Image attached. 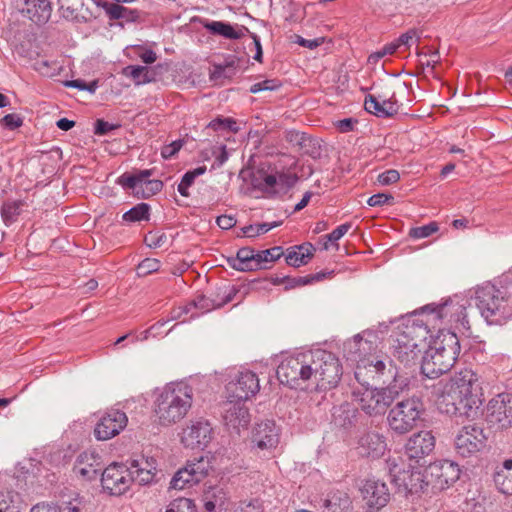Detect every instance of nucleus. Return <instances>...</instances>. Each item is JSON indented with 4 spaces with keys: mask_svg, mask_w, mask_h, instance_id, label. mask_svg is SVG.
Listing matches in <instances>:
<instances>
[{
    "mask_svg": "<svg viewBox=\"0 0 512 512\" xmlns=\"http://www.w3.org/2000/svg\"><path fill=\"white\" fill-rule=\"evenodd\" d=\"M277 181L279 192H281L292 187L296 183L297 177L290 173H277Z\"/></svg>",
    "mask_w": 512,
    "mask_h": 512,
    "instance_id": "nucleus-63",
    "label": "nucleus"
},
{
    "mask_svg": "<svg viewBox=\"0 0 512 512\" xmlns=\"http://www.w3.org/2000/svg\"><path fill=\"white\" fill-rule=\"evenodd\" d=\"M131 472L135 482L147 485L154 481L157 471L156 460L153 457L140 456L130 461Z\"/></svg>",
    "mask_w": 512,
    "mask_h": 512,
    "instance_id": "nucleus-28",
    "label": "nucleus"
},
{
    "mask_svg": "<svg viewBox=\"0 0 512 512\" xmlns=\"http://www.w3.org/2000/svg\"><path fill=\"white\" fill-rule=\"evenodd\" d=\"M0 124L9 130H15L23 125V118L15 113L7 114L0 119Z\"/></svg>",
    "mask_w": 512,
    "mask_h": 512,
    "instance_id": "nucleus-61",
    "label": "nucleus"
},
{
    "mask_svg": "<svg viewBox=\"0 0 512 512\" xmlns=\"http://www.w3.org/2000/svg\"><path fill=\"white\" fill-rule=\"evenodd\" d=\"M400 179V174L395 169L387 170L378 175L377 181L379 184L386 186L391 185L398 182Z\"/></svg>",
    "mask_w": 512,
    "mask_h": 512,
    "instance_id": "nucleus-62",
    "label": "nucleus"
},
{
    "mask_svg": "<svg viewBox=\"0 0 512 512\" xmlns=\"http://www.w3.org/2000/svg\"><path fill=\"white\" fill-rule=\"evenodd\" d=\"M362 494L366 504L375 509L384 507L390 499V492L386 483L376 479L365 481Z\"/></svg>",
    "mask_w": 512,
    "mask_h": 512,
    "instance_id": "nucleus-25",
    "label": "nucleus"
},
{
    "mask_svg": "<svg viewBox=\"0 0 512 512\" xmlns=\"http://www.w3.org/2000/svg\"><path fill=\"white\" fill-rule=\"evenodd\" d=\"M234 58L227 61L224 65H214L213 70L210 73V79L217 82L220 79H230L233 77V73H226V70H232Z\"/></svg>",
    "mask_w": 512,
    "mask_h": 512,
    "instance_id": "nucleus-52",
    "label": "nucleus"
},
{
    "mask_svg": "<svg viewBox=\"0 0 512 512\" xmlns=\"http://www.w3.org/2000/svg\"><path fill=\"white\" fill-rule=\"evenodd\" d=\"M259 389L260 385L257 375L251 371H243L227 384V398L244 403L254 396Z\"/></svg>",
    "mask_w": 512,
    "mask_h": 512,
    "instance_id": "nucleus-17",
    "label": "nucleus"
},
{
    "mask_svg": "<svg viewBox=\"0 0 512 512\" xmlns=\"http://www.w3.org/2000/svg\"><path fill=\"white\" fill-rule=\"evenodd\" d=\"M466 308L452 300H447L441 304H428L416 310L420 318L424 319V323L430 330L439 329L452 331L451 329L469 330V321L467 320Z\"/></svg>",
    "mask_w": 512,
    "mask_h": 512,
    "instance_id": "nucleus-7",
    "label": "nucleus"
},
{
    "mask_svg": "<svg viewBox=\"0 0 512 512\" xmlns=\"http://www.w3.org/2000/svg\"><path fill=\"white\" fill-rule=\"evenodd\" d=\"M233 512H262V508L257 500H250L240 502Z\"/></svg>",
    "mask_w": 512,
    "mask_h": 512,
    "instance_id": "nucleus-64",
    "label": "nucleus"
},
{
    "mask_svg": "<svg viewBox=\"0 0 512 512\" xmlns=\"http://www.w3.org/2000/svg\"><path fill=\"white\" fill-rule=\"evenodd\" d=\"M395 51L396 44H392V42H390L380 50L371 53L368 57V63L371 65H376L380 61V59L387 55H392Z\"/></svg>",
    "mask_w": 512,
    "mask_h": 512,
    "instance_id": "nucleus-57",
    "label": "nucleus"
},
{
    "mask_svg": "<svg viewBox=\"0 0 512 512\" xmlns=\"http://www.w3.org/2000/svg\"><path fill=\"white\" fill-rule=\"evenodd\" d=\"M210 460L201 456L198 459L189 461L185 467L179 469L170 482V488L182 490L187 486L202 481L211 470Z\"/></svg>",
    "mask_w": 512,
    "mask_h": 512,
    "instance_id": "nucleus-13",
    "label": "nucleus"
},
{
    "mask_svg": "<svg viewBox=\"0 0 512 512\" xmlns=\"http://www.w3.org/2000/svg\"><path fill=\"white\" fill-rule=\"evenodd\" d=\"M191 25L193 30H200L202 28L207 29L208 32H237L236 28L223 21H210L208 19L193 17L191 19ZM238 32H242L239 30Z\"/></svg>",
    "mask_w": 512,
    "mask_h": 512,
    "instance_id": "nucleus-38",
    "label": "nucleus"
},
{
    "mask_svg": "<svg viewBox=\"0 0 512 512\" xmlns=\"http://www.w3.org/2000/svg\"><path fill=\"white\" fill-rule=\"evenodd\" d=\"M229 301H231V297L229 296L222 302H216L214 299L204 295H198L189 305L185 307V312L188 313L192 308H196L204 313L215 308H220Z\"/></svg>",
    "mask_w": 512,
    "mask_h": 512,
    "instance_id": "nucleus-41",
    "label": "nucleus"
},
{
    "mask_svg": "<svg viewBox=\"0 0 512 512\" xmlns=\"http://www.w3.org/2000/svg\"><path fill=\"white\" fill-rule=\"evenodd\" d=\"M423 356L421 371L428 378H437L448 372L460 353L459 339L454 331L439 329Z\"/></svg>",
    "mask_w": 512,
    "mask_h": 512,
    "instance_id": "nucleus-4",
    "label": "nucleus"
},
{
    "mask_svg": "<svg viewBox=\"0 0 512 512\" xmlns=\"http://www.w3.org/2000/svg\"><path fill=\"white\" fill-rule=\"evenodd\" d=\"M133 482L131 468L124 464L112 463L102 472V486L111 495L124 494Z\"/></svg>",
    "mask_w": 512,
    "mask_h": 512,
    "instance_id": "nucleus-14",
    "label": "nucleus"
},
{
    "mask_svg": "<svg viewBox=\"0 0 512 512\" xmlns=\"http://www.w3.org/2000/svg\"><path fill=\"white\" fill-rule=\"evenodd\" d=\"M37 69L46 77H54L62 70V65L58 62H52L50 64L48 61H41L38 63Z\"/></svg>",
    "mask_w": 512,
    "mask_h": 512,
    "instance_id": "nucleus-58",
    "label": "nucleus"
},
{
    "mask_svg": "<svg viewBox=\"0 0 512 512\" xmlns=\"http://www.w3.org/2000/svg\"><path fill=\"white\" fill-rule=\"evenodd\" d=\"M281 221H274L271 223H260L255 225H248L242 228L243 234L246 237H256L261 234H265L271 229L281 225Z\"/></svg>",
    "mask_w": 512,
    "mask_h": 512,
    "instance_id": "nucleus-47",
    "label": "nucleus"
},
{
    "mask_svg": "<svg viewBox=\"0 0 512 512\" xmlns=\"http://www.w3.org/2000/svg\"><path fill=\"white\" fill-rule=\"evenodd\" d=\"M193 402V389L184 382L170 383L155 400L154 416L161 426H171L182 420Z\"/></svg>",
    "mask_w": 512,
    "mask_h": 512,
    "instance_id": "nucleus-5",
    "label": "nucleus"
},
{
    "mask_svg": "<svg viewBox=\"0 0 512 512\" xmlns=\"http://www.w3.org/2000/svg\"><path fill=\"white\" fill-rule=\"evenodd\" d=\"M0 512H19L18 507L14 504L12 493H0Z\"/></svg>",
    "mask_w": 512,
    "mask_h": 512,
    "instance_id": "nucleus-60",
    "label": "nucleus"
},
{
    "mask_svg": "<svg viewBox=\"0 0 512 512\" xmlns=\"http://www.w3.org/2000/svg\"><path fill=\"white\" fill-rule=\"evenodd\" d=\"M428 472L434 478V484L444 489L456 482L460 477V469L457 464L450 460H444L429 466Z\"/></svg>",
    "mask_w": 512,
    "mask_h": 512,
    "instance_id": "nucleus-26",
    "label": "nucleus"
},
{
    "mask_svg": "<svg viewBox=\"0 0 512 512\" xmlns=\"http://www.w3.org/2000/svg\"><path fill=\"white\" fill-rule=\"evenodd\" d=\"M123 74L132 78L136 85L148 83L151 81L149 70L144 66H127L123 69Z\"/></svg>",
    "mask_w": 512,
    "mask_h": 512,
    "instance_id": "nucleus-44",
    "label": "nucleus"
},
{
    "mask_svg": "<svg viewBox=\"0 0 512 512\" xmlns=\"http://www.w3.org/2000/svg\"><path fill=\"white\" fill-rule=\"evenodd\" d=\"M208 127L213 130H222V131L227 130V131H231V132L238 131L237 122L231 118L215 119L209 123Z\"/></svg>",
    "mask_w": 512,
    "mask_h": 512,
    "instance_id": "nucleus-54",
    "label": "nucleus"
},
{
    "mask_svg": "<svg viewBox=\"0 0 512 512\" xmlns=\"http://www.w3.org/2000/svg\"><path fill=\"white\" fill-rule=\"evenodd\" d=\"M149 205L146 203H140L125 212L122 216L126 222H137L141 220H147L149 217Z\"/></svg>",
    "mask_w": 512,
    "mask_h": 512,
    "instance_id": "nucleus-45",
    "label": "nucleus"
},
{
    "mask_svg": "<svg viewBox=\"0 0 512 512\" xmlns=\"http://www.w3.org/2000/svg\"><path fill=\"white\" fill-rule=\"evenodd\" d=\"M206 166H199L193 170H190V171H187L180 183L178 184V187H177V190L178 192L184 196V197H188L190 194H189V187H191L195 181V179L198 177V176H201L203 175L205 172H206Z\"/></svg>",
    "mask_w": 512,
    "mask_h": 512,
    "instance_id": "nucleus-42",
    "label": "nucleus"
},
{
    "mask_svg": "<svg viewBox=\"0 0 512 512\" xmlns=\"http://www.w3.org/2000/svg\"><path fill=\"white\" fill-rule=\"evenodd\" d=\"M387 448L383 435L375 431L364 433L358 440L357 450L359 455L365 457H381Z\"/></svg>",
    "mask_w": 512,
    "mask_h": 512,
    "instance_id": "nucleus-27",
    "label": "nucleus"
},
{
    "mask_svg": "<svg viewBox=\"0 0 512 512\" xmlns=\"http://www.w3.org/2000/svg\"><path fill=\"white\" fill-rule=\"evenodd\" d=\"M431 334L424 319L415 311L412 316L397 328L393 339V355L405 365L414 363L425 346Z\"/></svg>",
    "mask_w": 512,
    "mask_h": 512,
    "instance_id": "nucleus-6",
    "label": "nucleus"
},
{
    "mask_svg": "<svg viewBox=\"0 0 512 512\" xmlns=\"http://www.w3.org/2000/svg\"><path fill=\"white\" fill-rule=\"evenodd\" d=\"M486 421L497 429L504 430L512 425V395L501 393L491 399L487 405Z\"/></svg>",
    "mask_w": 512,
    "mask_h": 512,
    "instance_id": "nucleus-15",
    "label": "nucleus"
},
{
    "mask_svg": "<svg viewBox=\"0 0 512 512\" xmlns=\"http://www.w3.org/2000/svg\"><path fill=\"white\" fill-rule=\"evenodd\" d=\"M286 141L297 151L304 154H312L310 147L314 140L304 132L290 130L285 133Z\"/></svg>",
    "mask_w": 512,
    "mask_h": 512,
    "instance_id": "nucleus-39",
    "label": "nucleus"
},
{
    "mask_svg": "<svg viewBox=\"0 0 512 512\" xmlns=\"http://www.w3.org/2000/svg\"><path fill=\"white\" fill-rule=\"evenodd\" d=\"M223 419L229 429L239 433L240 429L248 427L250 414L243 402L228 399L223 406Z\"/></svg>",
    "mask_w": 512,
    "mask_h": 512,
    "instance_id": "nucleus-23",
    "label": "nucleus"
},
{
    "mask_svg": "<svg viewBox=\"0 0 512 512\" xmlns=\"http://www.w3.org/2000/svg\"><path fill=\"white\" fill-rule=\"evenodd\" d=\"M331 274H332L331 271H329V272L321 271V272H318L315 274L302 276V277L285 276V277H282L281 281L285 282V289L289 290V289H293L295 287L305 286V285L313 283V282L321 281Z\"/></svg>",
    "mask_w": 512,
    "mask_h": 512,
    "instance_id": "nucleus-40",
    "label": "nucleus"
},
{
    "mask_svg": "<svg viewBox=\"0 0 512 512\" xmlns=\"http://www.w3.org/2000/svg\"><path fill=\"white\" fill-rule=\"evenodd\" d=\"M252 443L258 452L271 454L279 443V429L271 420L258 423L252 432Z\"/></svg>",
    "mask_w": 512,
    "mask_h": 512,
    "instance_id": "nucleus-20",
    "label": "nucleus"
},
{
    "mask_svg": "<svg viewBox=\"0 0 512 512\" xmlns=\"http://www.w3.org/2000/svg\"><path fill=\"white\" fill-rule=\"evenodd\" d=\"M256 251L250 247H243L238 250L236 257H230L227 262L230 267L238 271L258 270Z\"/></svg>",
    "mask_w": 512,
    "mask_h": 512,
    "instance_id": "nucleus-33",
    "label": "nucleus"
},
{
    "mask_svg": "<svg viewBox=\"0 0 512 512\" xmlns=\"http://www.w3.org/2000/svg\"><path fill=\"white\" fill-rule=\"evenodd\" d=\"M392 379L385 387H372L366 378L365 381L357 380L351 391L352 402L368 416L384 415L391 404L398 399L407 387L406 379L397 375V372L388 360V369L383 379Z\"/></svg>",
    "mask_w": 512,
    "mask_h": 512,
    "instance_id": "nucleus-2",
    "label": "nucleus"
},
{
    "mask_svg": "<svg viewBox=\"0 0 512 512\" xmlns=\"http://www.w3.org/2000/svg\"><path fill=\"white\" fill-rule=\"evenodd\" d=\"M378 347V336L373 331H363L344 343L347 358L357 363L354 375L356 380L365 381L372 378L385 382L383 377L388 369V361L374 356Z\"/></svg>",
    "mask_w": 512,
    "mask_h": 512,
    "instance_id": "nucleus-3",
    "label": "nucleus"
},
{
    "mask_svg": "<svg viewBox=\"0 0 512 512\" xmlns=\"http://www.w3.org/2000/svg\"><path fill=\"white\" fill-rule=\"evenodd\" d=\"M351 228L350 223H344L340 226H338L335 230H333L331 233L321 237V240L323 241V249L328 250L329 249V242L331 244H334L336 247L337 241L340 240Z\"/></svg>",
    "mask_w": 512,
    "mask_h": 512,
    "instance_id": "nucleus-48",
    "label": "nucleus"
},
{
    "mask_svg": "<svg viewBox=\"0 0 512 512\" xmlns=\"http://www.w3.org/2000/svg\"><path fill=\"white\" fill-rule=\"evenodd\" d=\"M314 247L312 244L294 246L288 249L286 255V263L293 267H300L307 264L312 257Z\"/></svg>",
    "mask_w": 512,
    "mask_h": 512,
    "instance_id": "nucleus-37",
    "label": "nucleus"
},
{
    "mask_svg": "<svg viewBox=\"0 0 512 512\" xmlns=\"http://www.w3.org/2000/svg\"><path fill=\"white\" fill-rule=\"evenodd\" d=\"M21 201H7L1 207V217L6 226L14 223L21 213Z\"/></svg>",
    "mask_w": 512,
    "mask_h": 512,
    "instance_id": "nucleus-43",
    "label": "nucleus"
},
{
    "mask_svg": "<svg viewBox=\"0 0 512 512\" xmlns=\"http://www.w3.org/2000/svg\"><path fill=\"white\" fill-rule=\"evenodd\" d=\"M102 8L110 20H120L121 22H141L145 13L139 9H131L117 3L102 1ZM122 26V23H120Z\"/></svg>",
    "mask_w": 512,
    "mask_h": 512,
    "instance_id": "nucleus-31",
    "label": "nucleus"
},
{
    "mask_svg": "<svg viewBox=\"0 0 512 512\" xmlns=\"http://www.w3.org/2000/svg\"><path fill=\"white\" fill-rule=\"evenodd\" d=\"M145 244L150 248H160L167 242V236L163 232H149L144 239Z\"/></svg>",
    "mask_w": 512,
    "mask_h": 512,
    "instance_id": "nucleus-56",
    "label": "nucleus"
},
{
    "mask_svg": "<svg viewBox=\"0 0 512 512\" xmlns=\"http://www.w3.org/2000/svg\"><path fill=\"white\" fill-rule=\"evenodd\" d=\"M387 470L392 483L407 492L422 488V476L412 464L406 465L401 456L389 457L386 461Z\"/></svg>",
    "mask_w": 512,
    "mask_h": 512,
    "instance_id": "nucleus-11",
    "label": "nucleus"
},
{
    "mask_svg": "<svg viewBox=\"0 0 512 512\" xmlns=\"http://www.w3.org/2000/svg\"><path fill=\"white\" fill-rule=\"evenodd\" d=\"M103 0H66V20L87 22L94 15V10L102 8Z\"/></svg>",
    "mask_w": 512,
    "mask_h": 512,
    "instance_id": "nucleus-24",
    "label": "nucleus"
},
{
    "mask_svg": "<svg viewBox=\"0 0 512 512\" xmlns=\"http://www.w3.org/2000/svg\"><path fill=\"white\" fill-rule=\"evenodd\" d=\"M66 88H75L79 91H86L90 95H93L98 88V80H93L90 83H87L83 79L66 80Z\"/></svg>",
    "mask_w": 512,
    "mask_h": 512,
    "instance_id": "nucleus-51",
    "label": "nucleus"
},
{
    "mask_svg": "<svg viewBox=\"0 0 512 512\" xmlns=\"http://www.w3.org/2000/svg\"><path fill=\"white\" fill-rule=\"evenodd\" d=\"M487 436L477 424L463 426L455 437L456 453L464 458L476 455L486 446Z\"/></svg>",
    "mask_w": 512,
    "mask_h": 512,
    "instance_id": "nucleus-12",
    "label": "nucleus"
},
{
    "mask_svg": "<svg viewBox=\"0 0 512 512\" xmlns=\"http://www.w3.org/2000/svg\"><path fill=\"white\" fill-rule=\"evenodd\" d=\"M227 493L220 486H211L203 495L204 508L207 512H214L216 508H223L227 501Z\"/></svg>",
    "mask_w": 512,
    "mask_h": 512,
    "instance_id": "nucleus-36",
    "label": "nucleus"
},
{
    "mask_svg": "<svg viewBox=\"0 0 512 512\" xmlns=\"http://www.w3.org/2000/svg\"><path fill=\"white\" fill-rule=\"evenodd\" d=\"M160 268V262L154 258L144 259L137 267L138 276H146L150 273L158 271Z\"/></svg>",
    "mask_w": 512,
    "mask_h": 512,
    "instance_id": "nucleus-55",
    "label": "nucleus"
},
{
    "mask_svg": "<svg viewBox=\"0 0 512 512\" xmlns=\"http://www.w3.org/2000/svg\"><path fill=\"white\" fill-rule=\"evenodd\" d=\"M423 410V403L417 397L401 400L390 409L388 425L396 434H406L417 426Z\"/></svg>",
    "mask_w": 512,
    "mask_h": 512,
    "instance_id": "nucleus-10",
    "label": "nucleus"
},
{
    "mask_svg": "<svg viewBox=\"0 0 512 512\" xmlns=\"http://www.w3.org/2000/svg\"><path fill=\"white\" fill-rule=\"evenodd\" d=\"M283 255V249L280 246H275L270 249L256 252L258 269L266 268L264 265L267 262H274Z\"/></svg>",
    "mask_w": 512,
    "mask_h": 512,
    "instance_id": "nucleus-46",
    "label": "nucleus"
},
{
    "mask_svg": "<svg viewBox=\"0 0 512 512\" xmlns=\"http://www.w3.org/2000/svg\"><path fill=\"white\" fill-rule=\"evenodd\" d=\"M475 294L476 306L489 324L501 325L512 318V288L508 291L487 283Z\"/></svg>",
    "mask_w": 512,
    "mask_h": 512,
    "instance_id": "nucleus-8",
    "label": "nucleus"
},
{
    "mask_svg": "<svg viewBox=\"0 0 512 512\" xmlns=\"http://www.w3.org/2000/svg\"><path fill=\"white\" fill-rule=\"evenodd\" d=\"M349 496L341 491L328 494L322 504L323 512H347L350 509Z\"/></svg>",
    "mask_w": 512,
    "mask_h": 512,
    "instance_id": "nucleus-35",
    "label": "nucleus"
},
{
    "mask_svg": "<svg viewBox=\"0 0 512 512\" xmlns=\"http://www.w3.org/2000/svg\"><path fill=\"white\" fill-rule=\"evenodd\" d=\"M493 480L496 488L503 494L512 495V460L508 459L496 467Z\"/></svg>",
    "mask_w": 512,
    "mask_h": 512,
    "instance_id": "nucleus-34",
    "label": "nucleus"
},
{
    "mask_svg": "<svg viewBox=\"0 0 512 512\" xmlns=\"http://www.w3.org/2000/svg\"><path fill=\"white\" fill-rule=\"evenodd\" d=\"M128 423L126 414L120 410L111 409L97 422L94 435L97 440L105 441L117 436Z\"/></svg>",
    "mask_w": 512,
    "mask_h": 512,
    "instance_id": "nucleus-19",
    "label": "nucleus"
},
{
    "mask_svg": "<svg viewBox=\"0 0 512 512\" xmlns=\"http://www.w3.org/2000/svg\"><path fill=\"white\" fill-rule=\"evenodd\" d=\"M280 86L281 82L278 79H265L253 84L249 91L253 94H256L262 91H273L278 89Z\"/></svg>",
    "mask_w": 512,
    "mask_h": 512,
    "instance_id": "nucleus-53",
    "label": "nucleus"
},
{
    "mask_svg": "<svg viewBox=\"0 0 512 512\" xmlns=\"http://www.w3.org/2000/svg\"><path fill=\"white\" fill-rule=\"evenodd\" d=\"M326 37H318L314 39H305L299 34L294 35V39H292V42L299 44L300 46L309 48V49H315L324 42H326Z\"/></svg>",
    "mask_w": 512,
    "mask_h": 512,
    "instance_id": "nucleus-59",
    "label": "nucleus"
},
{
    "mask_svg": "<svg viewBox=\"0 0 512 512\" xmlns=\"http://www.w3.org/2000/svg\"><path fill=\"white\" fill-rule=\"evenodd\" d=\"M365 110L377 117H390L398 112L397 101L391 97L389 99L368 95L364 102Z\"/></svg>",
    "mask_w": 512,
    "mask_h": 512,
    "instance_id": "nucleus-32",
    "label": "nucleus"
},
{
    "mask_svg": "<svg viewBox=\"0 0 512 512\" xmlns=\"http://www.w3.org/2000/svg\"><path fill=\"white\" fill-rule=\"evenodd\" d=\"M52 12L50 0H24L21 8L23 16L27 17L37 26L45 24Z\"/></svg>",
    "mask_w": 512,
    "mask_h": 512,
    "instance_id": "nucleus-29",
    "label": "nucleus"
},
{
    "mask_svg": "<svg viewBox=\"0 0 512 512\" xmlns=\"http://www.w3.org/2000/svg\"><path fill=\"white\" fill-rule=\"evenodd\" d=\"M276 373L281 383L291 387L299 381H311L318 390H330L339 383L342 367L334 354L316 349L287 357Z\"/></svg>",
    "mask_w": 512,
    "mask_h": 512,
    "instance_id": "nucleus-1",
    "label": "nucleus"
},
{
    "mask_svg": "<svg viewBox=\"0 0 512 512\" xmlns=\"http://www.w3.org/2000/svg\"><path fill=\"white\" fill-rule=\"evenodd\" d=\"M101 469V456L94 450H88L78 455L72 474L82 480L91 481L97 478Z\"/></svg>",
    "mask_w": 512,
    "mask_h": 512,
    "instance_id": "nucleus-22",
    "label": "nucleus"
},
{
    "mask_svg": "<svg viewBox=\"0 0 512 512\" xmlns=\"http://www.w3.org/2000/svg\"><path fill=\"white\" fill-rule=\"evenodd\" d=\"M478 377L474 371L465 368L457 372L449 381L445 382L448 386H453L458 393L467 397H478L475 393Z\"/></svg>",
    "mask_w": 512,
    "mask_h": 512,
    "instance_id": "nucleus-30",
    "label": "nucleus"
},
{
    "mask_svg": "<svg viewBox=\"0 0 512 512\" xmlns=\"http://www.w3.org/2000/svg\"><path fill=\"white\" fill-rule=\"evenodd\" d=\"M435 447V437L431 431H420L413 434L405 444V455L418 463L428 456Z\"/></svg>",
    "mask_w": 512,
    "mask_h": 512,
    "instance_id": "nucleus-21",
    "label": "nucleus"
},
{
    "mask_svg": "<svg viewBox=\"0 0 512 512\" xmlns=\"http://www.w3.org/2000/svg\"><path fill=\"white\" fill-rule=\"evenodd\" d=\"M439 230L437 222H430L427 225L413 227L409 231V236L413 239H423L431 236Z\"/></svg>",
    "mask_w": 512,
    "mask_h": 512,
    "instance_id": "nucleus-50",
    "label": "nucleus"
},
{
    "mask_svg": "<svg viewBox=\"0 0 512 512\" xmlns=\"http://www.w3.org/2000/svg\"><path fill=\"white\" fill-rule=\"evenodd\" d=\"M213 438V429L207 420L191 421L181 434V442L186 448L204 449Z\"/></svg>",
    "mask_w": 512,
    "mask_h": 512,
    "instance_id": "nucleus-18",
    "label": "nucleus"
},
{
    "mask_svg": "<svg viewBox=\"0 0 512 512\" xmlns=\"http://www.w3.org/2000/svg\"><path fill=\"white\" fill-rule=\"evenodd\" d=\"M166 512H198L196 505L188 498H177L168 506Z\"/></svg>",
    "mask_w": 512,
    "mask_h": 512,
    "instance_id": "nucleus-49",
    "label": "nucleus"
},
{
    "mask_svg": "<svg viewBox=\"0 0 512 512\" xmlns=\"http://www.w3.org/2000/svg\"><path fill=\"white\" fill-rule=\"evenodd\" d=\"M436 395V405L441 413L467 419H474L478 416L481 405L479 397L462 395L453 386H448L443 382L438 384Z\"/></svg>",
    "mask_w": 512,
    "mask_h": 512,
    "instance_id": "nucleus-9",
    "label": "nucleus"
},
{
    "mask_svg": "<svg viewBox=\"0 0 512 512\" xmlns=\"http://www.w3.org/2000/svg\"><path fill=\"white\" fill-rule=\"evenodd\" d=\"M152 170H141L133 174H123L119 178V183L125 187L132 189L137 195L143 198H149L158 193L163 183L161 180L149 179Z\"/></svg>",
    "mask_w": 512,
    "mask_h": 512,
    "instance_id": "nucleus-16",
    "label": "nucleus"
}]
</instances>
